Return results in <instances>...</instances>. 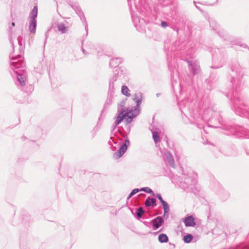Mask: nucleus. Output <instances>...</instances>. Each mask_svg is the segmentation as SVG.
<instances>
[{"mask_svg": "<svg viewBox=\"0 0 249 249\" xmlns=\"http://www.w3.org/2000/svg\"><path fill=\"white\" fill-rule=\"evenodd\" d=\"M137 115V111L135 110H125L123 109L120 111L116 117L115 123L116 125L120 124L123 119H125V122L127 124L130 123L133 118Z\"/></svg>", "mask_w": 249, "mask_h": 249, "instance_id": "1", "label": "nucleus"}, {"mask_svg": "<svg viewBox=\"0 0 249 249\" xmlns=\"http://www.w3.org/2000/svg\"><path fill=\"white\" fill-rule=\"evenodd\" d=\"M129 142L128 141H126L124 144L121 146L118 151L115 153L114 155V158L116 159H119L124 154L125 152L127 147L129 145Z\"/></svg>", "mask_w": 249, "mask_h": 249, "instance_id": "2", "label": "nucleus"}, {"mask_svg": "<svg viewBox=\"0 0 249 249\" xmlns=\"http://www.w3.org/2000/svg\"><path fill=\"white\" fill-rule=\"evenodd\" d=\"M183 222L186 227H194L195 226V218L192 216H189L184 219Z\"/></svg>", "mask_w": 249, "mask_h": 249, "instance_id": "3", "label": "nucleus"}, {"mask_svg": "<svg viewBox=\"0 0 249 249\" xmlns=\"http://www.w3.org/2000/svg\"><path fill=\"white\" fill-rule=\"evenodd\" d=\"M133 100L136 102L137 106L139 107L142 100V94L139 92L134 95Z\"/></svg>", "mask_w": 249, "mask_h": 249, "instance_id": "4", "label": "nucleus"}, {"mask_svg": "<svg viewBox=\"0 0 249 249\" xmlns=\"http://www.w3.org/2000/svg\"><path fill=\"white\" fill-rule=\"evenodd\" d=\"M162 222V219L161 217H156L153 221V224L154 227L158 229L161 225Z\"/></svg>", "mask_w": 249, "mask_h": 249, "instance_id": "5", "label": "nucleus"}, {"mask_svg": "<svg viewBox=\"0 0 249 249\" xmlns=\"http://www.w3.org/2000/svg\"><path fill=\"white\" fill-rule=\"evenodd\" d=\"M36 20L35 19H32L29 25V29L31 32L34 33L36 30Z\"/></svg>", "mask_w": 249, "mask_h": 249, "instance_id": "6", "label": "nucleus"}, {"mask_svg": "<svg viewBox=\"0 0 249 249\" xmlns=\"http://www.w3.org/2000/svg\"><path fill=\"white\" fill-rule=\"evenodd\" d=\"M122 93L127 97H129L130 94L129 93V89L126 86H123L122 87Z\"/></svg>", "mask_w": 249, "mask_h": 249, "instance_id": "7", "label": "nucleus"}, {"mask_svg": "<svg viewBox=\"0 0 249 249\" xmlns=\"http://www.w3.org/2000/svg\"><path fill=\"white\" fill-rule=\"evenodd\" d=\"M158 239L161 243H166L168 241L167 236L165 234H161L159 236Z\"/></svg>", "mask_w": 249, "mask_h": 249, "instance_id": "8", "label": "nucleus"}, {"mask_svg": "<svg viewBox=\"0 0 249 249\" xmlns=\"http://www.w3.org/2000/svg\"><path fill=\"white\" fill-rule=\"evenodd\" d=\"M156 204V200L154 198H147L145 202V205L147 207H149L151 205H155Z\"/></svg>", "mask_w": 249, "mask_h": 249, "instance_id": "9", "label": "nucleus"}, {"mask_svg": "<svg viewBox=\"0 0 249 249\" xmlns=\"http://www.w3.org/2000/svg\"><path fill=\"white\" fill-rule=\"evenodd\" d=\"M18 80L21 86H24L25 84L26 78L22 75H18Z\"/></svg>", "mask_w": 249, "mask_h": 249, "instance_id": "10", "label": "nucleus"}, {"mask_svg": "<svg viewBox=\"0 0 249 249\" xmlns=\"http://www.w3.org/2000/svg\"><path fill=\"white\" fill-rule=\"evenodd\" d=\"M153 138L155 143L160 142V137L157 131H154L152 133Z\"/></svg>", "mask_w": 249, "mask_h": 249, "instance_id": "11", "label": "nucleus"}, {"mask_svg": "<svg viewBox=\"0 0 249 249\" xmlns=\"http://www.w3.org/2000/svg\"><path fill=\"white\" fill-rule=\"evenodd\" d=\"M37 6H35L32 11L31 13V17L32 19H35L36 17L37 16Z\"/></svg>", "mask_w": 249, "mask_h": 249, "instance_id": "12", "label": "nucleus"}, {"mask_svg": "<svg viewBox=\"0 0 249 249\" xmlns=\"http://www.w3.org/2000/svg\"><path fill=\"white\" fill-rule=\"evenodd\" d=\"M144 212L142 207H140L137 210V216L138 218H141Z\"/></svg>", "mask_w": 249, "mask_h": 249, "instance_id": "13", "label": "nucleus"}, {"mask_svg": "<svg viewBox=\"0 0 249 249\" xmlns=\"http://www.w3.org/2000/svg\"><path fill=\"white\" fill-rule=\"evenodd\" d=\"M193 239V236L191 234H188L185 236L183 238L184 241L186 243L190 242Z\"/></svg>", "mask_w": 249, "mask_h": 249, "instance_id": "14", "label": "nucleus"}, {"mask_svg": "<svg viewBox=\"0 0 249 249\" xmlns=\"http://www.w3.org/2000/svg\"><path fill=\"white\" fill-rule=\"evenodd\" d=\"M58 29L62 33H65L67 30V28L63 24H60L58 25Z\"/></svg>", "mask_w": 249, "mask_h": 249, "instance_id": "15", "label": "nucleus"}, {"mask_svg": "<svg viewBox=\"0 0 249 249\" xmlns=\"http://www.w3.org/2000/svg\"><path fill=\"white\" fill-rule=\"evenodd\" d=\"M139 192V190L138 189H134L131 193L129 195L128 198L131 197L132 196L135 195V194Z\"/></svg>", "mask_w": 249, "mask_h": 249, "instance_id": "16", "label": "nucleus"}, {"mask_svg": "<svg viewBox=\"0 0 249 249\" xmlns=\"http://www.w3.org/2000/svg\"><path fill=\"white\" fill-rule=\"evenodd\" d=\"M163 208L164 210V212L168 213V210H169V208H168L167 203L166 202L163 203Z\"/></svg>", "mask_w": 249, "mask_h": 249, "instance_id": "17", "label": "nucleus"}, {"mask_svg": "<svg viewBox=\"0 0 249 249\" xmlns=\"http://www.w3.org/2000/svg\"><path fill=\"white\" fill-rule=\"evenodd\" d=\"M157 197H158V199L160 200V202H161V203L162 204V205L163 204V203L166 202L165 201H164L162 199V197H161V196H160V195H158L157 196Z\"/></svg>", "mask_w": 249, "mask_h": 249, "instance_id": "18", "label": "nucleus"}, {"mask_svg": "<svg viewBox=\"0 0 249 249\" xmlns=\"http://www.w3.org/2000/svg\"><path fill=\"white\" fill-rule=\"evenodd\" d=\"M161 25L162 27H163V28H166L167 26V24L165 21H162L161 23Z\"/></svg>", "mask_w": 249, "mask_h": 249, "instance_id": "19", "label": "nucleus"}, {"mask_svg": "<svg viewBox=\"0 0 249 249\" xmlns=\"http://www.w3.org/2000/svg\"><path fill=\"white\" fill-rule=\"evenodd\" d=\"M142 190H144L147 193H150L152 192L151 190L149 188L142 189Z\"/></svg>", "mask_w": 249, "mask_h": 249, "instance_id": "20", "label": "nucleus"}, {"mask_svg": "<svg viewBox=\"0 0 249 249\" xmlns=\"http://www.w3.org/2000/svg\"><path fill=\"white\" fill-rule=\"evenodd\" d=\"M169 162L171 164H173L174 163V160L171 156L170 159L169 160Z\"/></svg>", "mask_w": 249, "mask_h": 249, "instance_id": "21", "label": "nucleus"}, {"mask_svg": "<svg viewBox=\"0 0 249 249\" xmlns=\"http://www.w3.org/2000/svg\"><path fill=\"white\" fill-rule=\"evenodd\" d=\"M12 25L13 26H15V23L13 22Z\"/></svg>", "mask_w": 249, "mask_h": 249, "instance_id": "22", "label": "nucleus"}]
</instances>
